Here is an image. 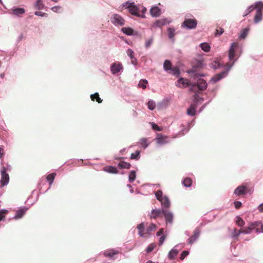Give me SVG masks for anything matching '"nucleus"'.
I'll return each mask as SVG.
<instances>
[{"label":"nucleus","mask_w":263,"mask_h":263,"mask_svg":"<svg viewBox=\"0 0 263 263\" xmlns=\"http://www.w3.org/2000/svg\"><path fill=\"white\" fill-rule=\"evenodd\" d=\"M259 6H260L263 8V2L262 1H258L255 2L254 5H251L249 6L247 9L244 12V13L243 14V16L246 17L249 14H250L254 9H257Z\"/></svg>","instance_id":"nucleus-10"},{"label":"nucleus","mask_w":263,"mask_h":263,"mask_svg":"<svg viewBox=\"0 0 263 263\" xmlns=\"http://www.w3.org/2000/svg\"><path fill=\"white\" fill-rule=\"evenodd\" d=\"M252 228L255 230L257 233H263V222L255 221L251 222Z\"/></svg>","instance_id":"nucleus-11"},{"label":"nucleus","mask_w":263,"mask_h":263,"mask_svg":"<svg viewBox=\"0 0 263 263\" xmlns=\"http://www.w3.org/2000/svg\"><path fill=\"white\" fill-rule=\"evenodd\" d=\"M195 94L193 96V103H195L196 102L197 104V106L199 104H200L203 100L204 98L202 97H200L198 95V92H195Z\"/></svg>","instance_id":"nucleus-34"},{"label":"nucleus","mask_w":263,"mask_h":263,"mask_svg":"<svg viewBox=\"0 0 263 263\" xmlns=\"http://www.w3.org/2000/svg\"><path fill=\"white\" fill-rule=\"evenodd\" d=\"M154 42L153 37H151L148 39L146 40L145 43V47L146 48H148L153 44Z\"/></svg>","instance_id":"nucleus-54"},{"label":"nucleus","mask_w":263,"mask_h":263,"mask_svg":"<svg viewBox=\"0 0 263 263\" xmlns=\"http://www.w3.org/2000/svg\"><path fill=\"white\" fill-rule=\"evenodd\" d=\"M238 47V44L237 43L233 42L231 44L229 48L228 57L230 61H233L235 55V48Z\"/></svg>","instance_id":"nucleus-18"},{"label":"nucleus","mask_w":263,"mask_h":263,"mask_svg":"<svg viewBox=\"0 0 263 263\" xmlns=\"http://www.w3.org/2000/svg\"><path fill=\"white\" fill-rule=\"evenodd\" d=\"M150 124L151 125L152 128L156 131H161L162 130V128L161 127L158 126L157 124H156L154 122H150Z\"/></svg>","instance_id":"nucleus-56"},{"label":"nucleus","mask_w":263,"mask_h":263,"mask_svg":"<svg viewBox=\"0 0 263 263\" xmlns=\"http://www.w3.org/2000/svg\"><path fill=\"white\" fill-rule=\"evenodd\" d=\"M25 12V10L23 8L14 7L11 8L8 13L16 17H21Z\"/></svg>","instance_id":"nucleus-8"},{"label":"nucleus","mask_w":263,"mask_h":263,"mask_svg":"<svg viewBox=\"0 0 263 263\" xmlns=\"http://www.w3.org/2000/svg\"><path fill=\"white\" fill-rule=\"evenodd\" d=\"M203 66L202 61L199 60L196 62V64L193 66V68H199L202 67Z\"/></svg>","instance_id":"nucleus-58"},{"label":"nucleus","mask_w":263,"mask_h":263,"mask_svg":"<svg viewBox=\"0 0 263 263\" xmlns=\"http://www.w3.org/2000/svg\"><path fill=\"white\" fill-rule=\"evenodd\" d=\"M156 245L154 243H151L148 246V247L145 249V251L146 253H149L151 252L154 248L156 247Z\"/></svg>","instance_id":"nucleus-55"},{"label":"nucleus","mask_w":263,"mask_h":263,"mask_svg":"<svg viewBox=\"0 0 263 263\" xmlns=\"http://www.w3.org/2000/svg\"><path fill=\"white\" fill-rule=\"evenodd\" d=\"M110 22L115 26H122L125 24L124 19L119 14L115 13L110 17Z\"/></svg>","instance_id":"nucleus-4"},{"label":"nucleus","mask_w":263,"mask_h":263,"mask_svg":"<svg viewBox=\"0 0 263 263\" xmlns=\"http://www.w3.org/2000/svg\"><path fill=\"white\" fill-rule=\"evenodd\" d=\"M163 215L166 224L172 225L174 219L173 213L168 210L164 209Z\"/></svg>","instance_id":"nucleus-9"},{"label":"nucleus","mask_w":263,"mask_h":263,"mask_svg":"<svg viewBox=\"0 0 263 263\" xmlns=\"http://www.w3.org/2000/svg\"><path fill=\"white\" fill-rule=\"evenodd\" d=\"M160 202L162 209L168 210L171 207V201L167 196L164 195V197Z\"/></svg>","instance_id":"nucleus-24"},{"label":"nucleus","mask_w":263,"mask_h":263,"mask_svg":"<svg viewBox=\"0 0 263 263\" xmlns=\"http://www.w3.org/2000/svg\"><path fill=\"white\" fill-rule=\"evenodd\" d=\"M51 10L55 13H62L63 12V9L60 6H55L51 8Z\"/></svg>","instance_id":"nucleus-53"},{"label":"nucleus","mask_w":263,"mask_h":263,"mask_svg":"<svg viewBox=\"0 0 263 263\" xmlns=\"http://www.w3.org/2000/svg\"><path fill=\"white\" fill-rule=\"evenodd\" d=\"M240 234H241V230L238 231L235 228L231 233V237L232 238H236Z\"/></svg>","instance_id":"nucleus-47"},{"label":"nucleus","mask_w":263,"mask_h":263,"mask_svg":"<svg viewBox=\"0 0 263 263\" xmlns=\"http://www.w3.org/2000/svg\"><path fill=\"white\" fill-rule=\"evenodd\" d=\"M200 231L198 228H196L194 231V234L187 240V242L189 245H192L197 241L199 238Z\"/></svg>","instance_id":"nucleus-12"},{"label":"nucleus","mask_w":263,"mask_h":263,"mask_svg":"<svg viewBox=\"0 0 263 263\" xmlns=\"http://www.w3.org/2000/svg\"><path fill=\"white\" fill-rule=\"evenodd\" d=\"M248 187L246 185H239L234 190V194L236 196L245 195L247 193Z\"/></svg>","instance_id":"nucleus-20"},{"label":"nucleus","mask_w":263,"mask_h":263,"mask_svg":"<svg viewBox=\"0 0 263 263\" xmlns=\"http://www.w3.org/2000/svg\"><path fill=\"white\" fill-rule=\"evenodd\" d=\"M130 158L131 159L133 160H139L140 158V152L139 151H136L135 153H132Z\"/></svg>","instance_id":"nucleus-45"},{"label":"nucleus","mask_w":263,"mask_h":263,"mask_svg":"<svg viewBox=\"0 0 263 263\" xmlns=\"http://www.w3.org/2000/svg\"><path fill=\"white\" fill-rule=\"evenodd\" d=\"M103 170L107 172L108 173L112 174H117L118 173V171L116 166H107L103 167Z\"/></svg>","instance_id":"nucleus-29"},{"label":"nucleus","mask_w":263,"mask_h":263,"mask_svg":"<svg viewBox=\"0 0 263 263\" xmlns=\"http://www.w3.org/2000/svg\"><path fill=\"white\" fill-rule=\"evenodd\" d=\"M182 184L185 187H191L192 185V180L190 177H185L182 180Z\"/></svg>","instance_id":"nucleus-36"},{"label":"nucleus","mask_w":263,"mask_h":263,"mask_svg":"<svg viewBox=\"0 0 263 263\" xmlns=\"http://www.w3.org/2000/svg\"><path fill=\"white\" fill-rule=\"evenodd\" d=\"M171 71H172V73L174 76H178L180 73L179 69L177 67L172 68V69H171Z\"/></svg>","instance_id":"nucleus-57"},{"label":"nucleus","mask_w":263,"mask_h":263,"mask_svg":"<svg viewBox=\"0 0 263 263\" xmlns=\"http://www.w3.org/2000/svg\"><path fill=\"white\" fill-rule=\"evenodd\" d=\"M263 8L261 6H259L256 9V14L254 18V23L255 24H258L262 19V10Z\"/></svg>","instance_id":"nucleus-17"},{"label":"nucleus","mask_w":263,"mask_h":263,"mask_svg":"<svg viewBox=\"0 0 263 263\" xmlns=\"http://www.w3.org/2000/svg\"><path fill=\"white\" fill-rule=\"evenodd\" d=\"M122 8L127 9L128 11L133 15L138 16L139 12V8L135 5L134 2L130 1L125 2L122 4Z\"/></svg>","instance_id":"nucleus-3"},{"label":"nucleus","mask_w":263,"mask_h":263,"mask_svg":"<svg viewBox=\"0 0 263 263\" xmlns=\"http://www.w3.org/2000/svg\"><path fill=\"white\" fill-rule=\"evenodd\" d=\"M118 166L121 169H129L131 166V164L129 163L122 161L118 163Z\"/></svg>","instance_id":"nucleus-38"},{"label":"nucleus","mask_w":263,"mask_h":263,"mask_svg":"<svg viewBox=\"0 0 263 263\" xmlns=\"http://www.w3.org/2000/svg\"><path fill=\"white\" fill-rule=\"evenodd\" d=\"M208 84L206 82L202 79L198 80L197 83H192L189 90L191 92H198V91H204L206 89Z\"/></svg>","instance_id":"nucleus-2"},{"label":"nucleus","mask_w":263,"mask_h":263,"mask_svg":"<svg viewBox=\"0 0 263 263\" xmlns=\"http://www.w3.org/2000/svg\"><path fill=\"white\" fill-rule=\"evenodd\" d=\"M236 223L239 227H242L245 225V221L244 220L239 216H237L236 217Z\"/></svg>","instance_id":"nucleus-50"},{"label":"nucleus","mask_w":263,"mask_h":263,"mask_svg":"<svg viewBox=\"0 0 263 263\" xmlns=\"http://www.w3.org/2000/svg\"><path fill=\"white\" fill-rule=\"evenodd\" d=\"M222 67V65L220 64L219 62L217 61L213 62L211 65V67L214 69H219Z\"/></svg>","instance_id":"nucleus-48"},{"label":"nucleus","mask_w":263,"mask_h":263,"mask_svg":"<svg viewBox=\"0 0 263 263\" xmlns=\"http://www.w3.org/2000/svg\"><path fill=\"white\" fill-rule=\"evenodd\" d=\"M224 32V29L220 28L219 29H216L215 31V36H220Z\"/></svg>","instance_id":"nucleus-63"},{"label":"nucleus","mask_w":263,"mask_h":263,"mask_svg":"<svg viewBox=\"0 0 263 263\" xmlns=\"http://www.w3.org/2000/svg\"><path fill=\"white\" fill-rule=\"evenodd\" d=\"M189 251H187V250L183 251L180 254V259L182 260H183L185 258V257L189 255Z\"/></svg>","instance_id":"nucleus-60"},{"label":"nucleus","mask_w":263,"mask_h":263,"mask_svg":"<svg viewBox=\"0 0 263 263\" xmlns=\"http://www.w3.org/2000/svg\"><path fill=\"white\" fill-rule=\"evenodd\" d=\"M156 225L154 223H151L146 229V233L147 234H150V233L152 231H155L156 229Z\"/></svg>","instance_id":"nucleus-43"},{"label":"nucleus","mask_w":263,"mask_h":263,"mask_svg":"<svg viewBox=\"0 0 263 263\" xmlns=\"http://www.w3.org/2000/svg\"><path fill=\"white\" fill-rule=\"evenodd\" d=\"M163 68L165 71H167L172 69V64L170 61L165 60L163 63Z\"/></svg>","instance_id":"nucleus-44"},{"label":"nucleus","mask_w":263,"mask_h":263,"mask_svg":"<svg viewBox=\"0 0 263 263\" xmlns=\"http://www.w3.org/2000/svg\"><path fill=\"white\" fill-rule=\"evenodd\" d=\"M167 139L166 136H163L161 134H158L155 140L158 144L162 145L168 143Z\"/></svg>","instance_id":"nucleus-23"},{"label":"nucleus","mask_w":263,"mask_h":263,"mask_svg":"<svg viewBox=\"0 0 263 263\" xmlns=\"http://www.w3.org/2000/svg\"><path fill=\"white\" fill-rule=\"evenodd\" d=\"M1 175L0 186L2 187L8 184L9 182V176L7 172H5L4 168H1Z\"/></svg>","instance_id":"nucleus-5"},{"label":"nucleus","mask_w":263,"mask_h":263,"mask_svg":"<svg viewBox=\"0 0 263 263\" xmlns=\"http://www.w3.org/2000/svg\"><path fill=\"white\" fill-rule=\"evenodd\" d=\"M200 47L203 51L206 52L210 51L211 49L210 45L206 42L201 43L200 44Z\"/></svg>","instance_id":"nucleus-40"},{"label":"nucleus","mask_w":263,"mask_h":263,"mask_svg":"<svg viewBox=\"0 0 263 263\" xmlns=\"http://www.w3.org/2000/svg\"><path fill=\"white\" fill-rule=\"evenodd\" d=\"M149 144V143L148 142L147 139L145 138H141L138 143V145L143 149H146Z\"/></svg>","instance_id":"nucleus-31"},{"label":"nucleus","mask_w":263,"mask_h":263,"mask_svg":"<svg viewBox=\"0 0 263 263\" xmlns=\"http://www.w3.org/2000/svg\"><path fill=\"white\" fill-rule=\"evenodd\" d=\"M149 12L151 16L154 17H157L161 14V9L157 6H154L151 7Z\"/></svg>","instance_id":"nucleus-25"},{"label":"nucleus","mask_w":263,"mask_h":263,"mask_svg":"<svg viewBox=\"0 0 263 263\" xmlns=\"http://www.w3.org/2000/svg\"><path fill=\"white\" fill-rule=\"evenodd\" d=\"M28 210V208L27 207L21 206L16 211V214L14 216L13 218L16 220L22 218Z\"/></svg>","instance_id":"nucleus-16"},{"label":"nucleus","mask_w":263,"mask_h":263,"mask_svg":"<svg viewBox=\"0 0 263 263\" xmlns=\"http://www.w3.org/2000/svg\"><path fill=\"white\" fill-rule=\"evenodd\" d=\"M126 54L130 58V59H134V57H135L134 51L130 48H129L127 50Z\"/></svg>","instance_id":"nucleus-59"},{"label":"nucleus","mask_w":263,"mask_h":263,"mask_svg":"<svg viewBox=\"0 0 263 263\" xmlns=\"http://www.w3.org/2000/svg\"><path fill=\"white\" fill-rule=\"evenodd\" d=\"M180 246L181 247H183V244L179 243L176 245L168 253V258L170 260L174 259L175 256L178 254L179 251L177 250V248H178Z\"/></svg>","instance_id":"nucleus-21"},{"label":"nucleus","mask_w":263,"mask_h":263,"mask_svg":"<svg viewBox=\"0 0 263 263\" xmlns=\"http://www.w3.org/2000/svg\"><path fill=\"white\" fill-rule=\"evenodd\" d=\"M170 98H165L157 103V109L161 110L167 108L170 103Z\"/></svg>","instance_id":"nucleus-15"},{"label":"nucleus","mask_w":263,"mask_h":263,"mask_svg":"<svg viewBox=\"0 0 263 263\" xmlns=\"http://www.w3.org/2000/svg\"><path fill=\"white\" fill-rule=\"evenodd\" d=\"M164 209H154L151 211L149 214V217L152 219H156L161 217L163 213Z\"/></svg>","instance_id":"nucleus-13"},{"label":"nucleus","mask_w":263,"mask_h":263,"mask_svg":"<svg viewBox=\"0 0 263 263\" xmlns=\"http://www.w3.org/2000/svg\"><path fill=\"white\" fill-rule=\"evenodd\" d=\"M110 69L112 74L115 75L123 71V67L120 62H114L111 64Z\"/></svg>","instance_id":"nucleus-6"},{"label":"nucleus","mask_w":263,"mask_h":263,"mask_svg":"<svg viewBox=\"0 0 263 263\" xmlns=\"http://www.w3.org/2000/svg\"><path fill=\"white\" fill-rule=\"evenodd\" d=\"M171 22L172 20L171 18H163L157 20L155 22L154 26L160 28L167 24H169Z\"/></svg>","instance_id":"nucleus-19"},{"label":"nucleus","mask_w":263,"mask_h":263,"mask_svg":"<svg viewBox=\"0 0 263 263\" xmlns=\"http://www.w3.org/2000/svg\"><path fill=\"white\" fill-rule=\"evenodd\" d=\"M119 253V252L118 250H115L114 249H110L108 250H106L103 252V255L104 256L109 257L112 260H115V258L114 257V256L117 255Z\"/></svg>","instance_id":"nucleus-26"},{"label":"nucleus","mask_w":263,"mask_h":263,"mask_svg":"<svg viewBox=\"0 0 263 263\" xmlns=\"http://www.w3.org/2000/svg\"><path fill=\"white\" fill-rule=\"evenodd\" d=\"M196 69L197 68L193 67L192 69L188 70L187 72L189 74H190L191 76L194 79H197L199 77H202L205 76V74L203 73H197L196 71Z\"/></svg>","instance_id":"nucleus-27"},{"label":"nucleus","mask_w":263,"mask_h":263,"mask_svg":"<svg viewBox=\"0 0 263 263\" xmlns=\"http://www.w3.org/2000/svg\"><path fill=\"white\" fill-rule=\"evenodd\" d=\"M90 98L92 101L96 100L99 103L102 102V100L100 98L98 92H95L93 94L90 95Z\"/></svg>","instance_id":"nucleus-41"},{"label":"nucleus","mask_w":263,"mask_h":263,"mask_svg":"<svg viewBox=\"0 0 263 263\" xmlns=\"http://www.w3.org/2000/svg\"><path fill=\"white\" fill-rule=\"evenodd\" d=\"M168 33V38L174 43L175 41L174 36L175 35L176 29L174 27H168L167 29Z\"/></svg>","instance_id":"nucleus-30"},{"label":"nucleus","mask_w":263,"mask_h":263,"mask_svg":"<svg viewBox=\"0 0 263 263\" xmlns=\"http://www.w3.org/2000/svg\"><path fill=\"white\" fill-rule=\"evenodd\" d=\"M148 83V81L146 79H141L138 84L139 87H141L143 89H145L146 87V85Z\"/></svg>","instance_id":"nucleus-52"},{"label":"nucleus","mask_w":263,"mask_h":263,"mask_svg":"<svg viewBox=\"0 0 263 263\" xmlns=\"http://www.w3.org/2000/svg\"><path fill=\"white\" fill-rule=\"evenodd\" d=\"M147 107L151 110H153L156 107L155 102L153 100H150L147 102Z\"/></svg>","instance_id":"nucleus-46"},{"label":"nucleus","mask_w":263,"mask_h":263,"mask_svg":"<svg viewBox=\"0 0 263 263\" xmlns=\"http://www.w3.org/2000/svg\"><path fill=\"white\" fill-rule=\"evenodd\" d=\"M56 176V173H52L49 175H48L46 177V179H47V180L48 181V182L49 183V187L45 191L47 192L48 190H49V189L50 188V186H51V185L52 184L53 181H54V178H55V177Z\"/></svg>","instance_id":"nucleus-32"},{"label":"nucleus","mask_w":263,"mask_h":263,"mask_svg":"<svg viewBox=\"0 0 263 263\" xmlns=\"http://www.w3.org/2000/svg\"><path fill=\"white\" fill-rule=\"evenodd\" d=\"M224 72L221 71L220 72L216 74L213 77L211 78L210 80L209 81L210 83L214 84L222 79L227 77V76L225 74Z\"/></svg>","instance_id":"nucleus-14"},{"label":"nucleus","mask_w":263,"mask_h":263,"mask_svg":"<svg viewBox=\"0 0 263 263\" xmlns=\"http://www.w3.org/2000/svg\"><path fill=\"white\" fill-rule=\"evenodd\" d=\"M8 212V211L5 209L0 210V221H2L5 217V215Z\"/></svg>","instance_id":"nucleus-61"},{"label":"nucleus","mask_w":263,"mask_h":263,"mask_svg":"<svg viewBox=\"0 0 263 263\" xmlns=\"http://www.w3.org/2000/svg\"><path fill=\"white\" fill-rule=\"evenodd\" d=\"M254 229L251 227V223H250L249 226L243 230H241V233L249 234L251 233V231Z\"/></svg>","instance_id":"nucleus-49"},{"label":"nucleus","mask_w":263,"mask_h":263,"mask_svg":"<svg viewBox=\"0 0 263 263\" xmlns=\"http://www.w3.org/2000/svg\"><path fill=\"white\" fill-rule=\"evenodd\" d=\"M34 14L36 16H41V17H47L48 16L47 13H46L45 12H42V11H35L34 12Z\"/></svg>","instance_id":"nucleus-62"},{"label":"nucleus","mask_w":263,"mask_h":263,"mask_svg":"<svg viewBox=\"0 0 263 263\" xmlns=\"http://www.w3.org/2000/svg\"><path fill=\"white\" fill-rule=\"evenodd\" d=\"M35 9L37 10H42L45 7L43 3V0H37L33 5Z\"/></svg>","instance_id":"nucleus-33"},{"label":"nucleus","mask_w":263,"mask_h":263,"mask_svg":"<svg viewBox=\"0 0 263 263\" xmlns=\"http://www.w3.org/2000/svg\"><path fill=\"white\" fill-rule=\"evenodd\" d=\"M164 229L163 228L160 229L157 233V236H160L159 239V243L160 246H161L164 242L166 239V236L163 234Z\"/></svg>","instance_id":"nucleus-28"},{"label":"nucleus","mask_w":263,"mask_h":263,"mask_svg":"<svg viewBox=\"0 0 263 263\" xmlns=\"http://www.w3.org/2000/svg\"><path fill=\"white\" fill-rule=\"evenodd\" d=\"M234 206L236 209H239L242 206V203L240 201H236L234 202Z\"/></svg>","instance_id":"nucleus-64"},{"label":"nucleus","mask_w":263,"mask_h":263,"mask_svg":"<svg viewBox=\"0 0 263 263\" xmlns=\"http://www.w3.org/2000/svg\"><path fill=\"white\" fill-rule=\"evenodd\" d=\"M197 104L196 102L195 103H192L189 108L187 109L186 114L187 115L194 117L196 116L197 113L196 109L197 108Z\"/></svg>","instance_id":"nucleus-22"},{"label":"nucleus","mask_w":263,"mask_h":263,"mask_svg":"<svg viewBox=\"0 0 263 263\" xmlns=\"http://www.w3.org/2000/svg\"><path fill=\"white\" fill-rule=\"evenodd\" d=\"M249 31V28H245L243 29L240 32V34L238 36L239 39L241 40L246 39L248 34Z\"/></svg>","instance_id":"nucleus-37"},{"label":"nucleus","mask_w":263,"mask_h":263,"mask_svg":"<svg viewBox=\"0 0 263 263\" xmlns=\"http://www.w3.org/2000/svg\"><path fill=\"white\" fill-rule=\"evenodd\" d=\"M192 83L189 80L183 78H180L175 83L176 86L179 88H186L187 87H191Z\"/></svg>","instance_id":"nucleus-7"},{"label":"nucleus","mask_w":263,"mask_h":263,"mask_svg":"<svg viewBox=\"0 0 263 263\" xmlns=\"http://www.w3.org/2000/svg\"><path fill=\"white\" fill-rule=\"evenodd\" d=\"M155 197L158 201H160L163 199V198L164 197V196H163L162 191L158 190L155 193Z\"/></svg>","instance_id":"nucleus-51"},{"label":"nucleus","mask_w":263,"mask_h":263,"mask_svg":"<svg viewBox=\"0 0 263 263\" xmlns=\"http://www.w3.org/2000/svg\"><path fill=\"white\" fill-rule=\"evenodd\" d=\"M136 178V172L135 171H131L128 175V181L132 183Z\"/></svg>","instance_id":"nucleus-42"},{"label":"nucleus","mask_w":263,"mask_h":263,"mask_svg":"<svg viewBox=\"0 0 263 263\" xmlns=\"http://www.w3.org/2000/svg\"><path fill=\"white\" fill-rule=\"evenodd\" d=\"M237 59L234 60L233 61V62L231 63H228L226 65V68L224 70L222 71L223 72L226 73L225 74L228 76L229 71H230L231 69L233 67L235 62L236 61Z\"/></svg>","instance_id":"nucleus-35"},{"label":"nucleus","mask_w":263,"mask_h":263,"mask_svg":"<svg viewBox=\"0 0 263 263\" xmlns=\"http://www.w3.org/2000/svg\"><path fill=\"white\" fill-rule=\"evenodd\" d=\"M121 31L127 35H134V30L130 27H123L121 29Z\"/></svg>","instance_id":"nucleus-39"},{"label":"nucleus","mask_w":263,"mask_h":263,"mask_svg":"<svg viewBox=\"0 0 263 263\" xmlns=\"http://www.w3.org/2000/svg\"><path fill=\"white\" fill-rule=\"evenodd\" d=\"M198 22L196 18L191 13H188L185 15L184 20L181 24L182 28L191 30L197 27Z\"/></svg>","instance_id":"nucleus-1"}]
</instances>
